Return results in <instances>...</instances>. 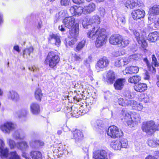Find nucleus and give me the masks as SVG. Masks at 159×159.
<instances>
[{
	"label": "nucleus",
	"instance_id": "nucleus-1",
	"mask_svg": "<svg viewBox=\"0 0 159 159\" xmlns=\"http://www.w3.org/2000/svg\"><path fill=\"white\" fill-rule=\"evenodd\" d=\"M105 30L104 29H98L95 32H89L88 37L92 40L96 39L95 45L96 47L100 48L106 43L107 40V36L105 34Z\"/></svg>",
	"mask_w": 159,
	"mask_h": 159
},
{
	"label": "nucleus",
	"instance_id": "nucleus-2",
	"mask_svg": "<svg viewBox=\"0 0 159 159\" xmlns=\"http://www.w3.org/2000/svg\"><path fill=\"white\" fill-rule=\"evenodd\" d=\"M100 19L98 15L93 16L90 18L89 20L84 19L82 22V25L84 28L88 29L92 27V30H90L89 32H94L96 30L94 24H99L100 23Z\"/></svg>",
	"mask_w": 159,
	"mask_h": 159
},
{
	"label": "nucleus",
	"instance_id": "nucleus-3",
	"mask_svg": "<svg viewBox=\"0 0 159 159\" xmlns=\"http://www.w3.org/2000/svg\"><path fill=\"white\" fill-rule=\"evenodd\" d=\"M60 58L59 56L53 52H49L45 61V63L48 65L50 68H53L59 63Z\"/></svg>",
	"mask_w": 159,
	"mask_h": 159
},
{
	"label": "nucleus",
	"instance_id": "nucleus-4",
	"mask_svg": "<svg viewBox=\"0 0 159 159\" xmlns=\"http://www.w3.org/2000/svg\"><path fill=\"white\" fill-rule=\"evenodd\" d=\"M107 134L108 135L113 138H120L123 135L122 131L115 126L109 127Z\"/></svg>",
	"mask_w": 159,
	"mask_h": 159
},
{
	"label": "nucleus",
	"instance_id": "nucleus-5",
	"mask_svg": "<svg viewBox=\"0 0 159 159\" xmlns=\"http://www.w3.org/2000/svg\"><path fill=\"white\" fill-rule=\"evenodd\" d=\"M154 125L155 123L152 120L143 122L142 127V130L149 134H152L154 132Z\"/></svg>",
	"mask_w": 159,
	"mask_h": 159
},
{
	"label": "nucleus",
	"instance_id": "nucleus-6",
	"mask_svg": "<svg viewBox=\"0 0 159 159\" xmlns=\"http://www.w3.org/2000/svg\"><path fill=\"white\" fill-rule=\"evenodd\" d=\"M108 153L107 151L98 150L93 152V159H108Z\"/></svg>",
	"mask_w": 159,
	"mask_h": 159
},
{
	"label": "nucleus",
	"instance_id": "nucleus-7",
	"mask_svg": "<svg viewBox=\"0 0 159 159\" xmlns=\"http://www.w3.org/2000/svg\"><path fill=\"white\" fill-rule=\"evenodd\" d=\"M65 27L70 29L74 27L75 24V19L73 16L66 17L63 20Z\"/></svg>",
	"mask_w": 159,
	"mask_h": 159
},
{
	"label": "nucleus",
	"instance_id": "nucleus-8",
	"mask_svg": "<svg viewBox=\"0 0 159 159\" xmlns=\"http://www.w3.org/2000/svg\"><path fill=\"white\" fill-rule=\"evenodd\" d=\"M128 8L132 9L135 7H140L143 5V3L139 1L135 2L134 0H127L124 4Z\"/></svg>",
	"mask_w": 159,
	"mask_h": 159
},
{
	"label": "nucleus",
	"instance_id": "nucleus-9",
	"mask_svg": "<svg viewBox=\"0 0 159 159\" xmlns=\"http://www.w3.org/2000/svg\"><path fill=\"white\" fill-rule=\"evenodd\" d=\"M145 11L143 10L137 9L132 11L131 16L133 19L136 20L143 18L145 16Z\"/></svg>",
	"mask_w": 159,
	"mask_h": 159
},
{
	"label": "nucleus",
	"instance_id": "nucleus-10",
	"mask_svg": "<svg viewBox=\"0 0 159 159\" xmlns=\"http://www.w3.org/2000/svg\"><path fill=\"white\" fill-rule=\"evenodd\" d=\"M73 138L76 143L81 142L83 139V134L82 132L80 130L75 129L72 131Z\"/></svg>",
	"mask_w": 159,
	"mask_h": 159
},
{
	"label": "nucleus",
	"instance_id": "nucleus-11",
	"mask_svg": "<svg viewBox=\"0 0 159 159\" xmlns=\"http://www.w3.org/2000/svg\"><path fill=\"white\" fill-rule=\"evenodd\" d=\"M109 61L107 57H104L100 59L96 65L97 69H103L106 67L109 64Z\"/></svg>",
	"mask_w": 159,
	"mask_h": 159
},
{
	"label": "nucleus",
	"instance_id": "nucleus-12",
	"mask_svg": "<svg viewBox=\"0 0 159 159\" xmlns=\"http://www.w3.org/2000/svg\"><path fill=\"white\" fill-rule=\"evenodd\" d=\"M16 126L15 124L11 122H7L1 126V129L3 132L9 133L15 128Z\"/></svg>",
	"mask_w": 159,
	"mask_h": 159
},
{
	"label": "nucleus",
	"instance_id": "nucleus-13",
	"mask_svg": "<svg viewBox=\"0 0 159 159\" xmlns=\"http://www.w3.org/2000/svg\"><path fill=\"white\" fill-rule=\"evenodd\" d=\"M121 114L128 125H133L134 121L132 120L131 116L127 112L126 108H124L122 110Z\"/></svg>",
	"mask_w": 159,
	"mask_h": 159
},
{
	"label": "nucleus",
	"instance_id": "nucleus-14",
	"mask_svg": "<svg viewBox=\"0 0 159 159\" xmlns=\"http://www.w3.org/2000/svg\"><path fill=\"white\" fill-rule=\"evenodd\" d=\"M126 81V80L125 78H120L116 80L114 84L115 89L117 90L122 89L124 86Z\"/></svg>",
	"mask_w": 159,
	"mask_h": 159
},
{
	"label": "nucleus",
	"instance_id": "nucleus-15",
	"mask_svg": "<svg viewBox=\"0 0 159 159\" xmlns=\"http://www.w3.org/2000/svg\"><path fill=\"white\" fill-rule=\"evenodd\" d=\"M69 10L73 15L80 16L81 15L82 13H84L83 8L80 7H78L77 6L71 7Z\"/></svg>",
	"mask_w": 159,
	"mask_h": 159
},
{
	"label": "nucleus",
	"instance_id": "nucleus-16",
	"mask_svg": "<svg viewBox=\"0 0 159 159\" xmlns=\"http://www.w3.org/2000/svg\"><path fill=\"white\" fill-rule=\"evenodd\" d=\"M5 144L3 140L0 139V156L2 157H6L8 154L9 149L4 148Z\"/></svg>",
	"mask_w": 159,
	"mask_h": 159
},
{
	"label": "nucleus",
	"instance_id": "nucleus-17",
	"mask_svg": "<svg viewBox=\"0 0 159 159\" xmlns=\"http://www.w3.org/2000/svg\"><path fill=\"white\" fill-rule=\"evenodd\" d=\"M122 39V37L119 34L113 35L110 37L109 40L110 43L113 45H117L118 46L120 40Z\"/></svg>",
	"mask_w": 159,
	"mask_h": 159
},
{
	"label": "nucleus",
	"instance_id": "nucleus-18",
	"mask_svg": "<svg viewBox=\"0 0 159 159\" xmlns=\"http://www.w3.org/2000/svg\"><path fill=\"white\" fill-rule=\"evenodd\" d=\"M115 74L112 70H110L107 73L106 76L107 82L108 84H112L116 79Z\"/></svg>",
	"mask_w": 159,
	"mask_h": 159
},
{
	"label": "nucleus",
	"instance_id": "nucleus-19",
	"mask_svg": "<svg viewBox=\"0 0 159 159\" xmlns=\"http://www.w3.org/2000/svg\"><path fill=\"white\" fill-rule=\"evenodd\" d=\"M147 39L152 42L159 40V32L155 31L150 33L148 36Z\"/></svg>",
	"mask_w": 159,
	"mask_h": 159
},
{
	"label": "nucleus",
	"instance_id": "nucleus-20",
	"mask_svg": "<svg viewBox=\"0 0 159 159\" xmlns=\"http://www.w3.org/2000/svg\"><path fill=\"white\" fill-rule=\"evenodd\" d=\"M30 109L31 112L34 115L39 114L40 112V107L38 104L33 102L30 105Z\"/></svg>",
	"mask_w": 159,
	"mask_h": 159
},
{
	"label": "nucleus",
	"instance_id": "nucleus-21",
	"mask_svg": "<svg viewBox=\"0 0 159 159\" xmlns=\"http://www.w3.org/2000/svg\"><path fill=\"white\" fill-rule=\"evenodd\" d=\"M95 8V5L93 3H90L83 8L84 14H88L93 12Z\"/></svg>",
	"mask_w": 159,
	"mask_h": 159
},
{
	"label": "nucleus",
	"instance_id": "nucleus-22",
	"mask_svg": "<svg viewBox=\"0 0 159 159\" xmlns=\"http://www.w3.org/2000/svg\"><path fill=\"white\" fill-rule=\"evenodd\" d=\"M139 68L137 66H131L126 67L125 70V72L126 74H132L134 73H136L138 72Z\"/></svg>",
	"mask_w": 159,
	"mask_h": 159
},
{
	"label": "nucleus",
	"instance_id": "nucleus-23",
	"mask_svg": "<svg viewBox=\"0 0 159 159\" xmlns=\"http://www.w3.org/2000/svg\"><path fill=\"white\" fill-rule=\"evenodd\" d=\"M8 98L13 101L16 102L19 99V96L16 92L11 90L10 91L8 94Z\"/></svg>",
	"mask_w": 159,
	"mask_h": 159
},
{
	"label": "nucleus",
	"instance_id": "nucleus-24",
	"mask_svg": "<svg viewBox=\"0 0 159 159\" xmlns=\"http://www.w3.org/2000/svg\"><path fill=\"white\" fill-rule=\"evenodd\" d=\"M49 39L50 40H54L55 41V44L56 45L58 46L60 45L61 43L60 36L57 34H50Z\"/></svg>",
	"mask_w": 159,
	"mask_h": 159
},
{
	"label": "nucleus",
	"instance_id": "nucleus-25",
	"mask_svg": "<svg viewBox=\"0 0 159 159\" xmlns=\"http://www.w3.org/2000/svg\"><path fill=\"white\" fill-rule=\"evenodd\" d=\"M69 30V33L71 37L76 38L79 33L78 25L75 23V26Z\"/></svg>",
	"mask_w": 159,
	"mask_h": 159
},
{
	"label": "nucleus",
	"instance_id": "nucleus-26",
	"mask_svg": "<svg viewBox=\"0 0 159 159\" xmlns=\"http://www.w3.org/2000/svg\"><path fill=\"white\" fill-rule=\"evenodd\" d=\"M16 147L19 149L23 151H25L28 148L27 143L25 141L18 142L16 143Z\"/></svg>",
	"mask_w": 159,
	"mask_h": 159
},
{
	"label": "nucleus",
	"instance_id": "nucleus-27",
	"mask_svg": "<svg viewBox=\"0 0 159 159\" xmlns=\"http://www.w3.org/2000/svg\"><path fill=\"white\" fill-rule=\"evenodd\" d=\"M30 156L32 159H42L41 153L37 151H33L30 153Z\"/></svg>",
	"mask_w": 159,
	"mask_h": 159
},
{
	"label": "nucleus",
	"instance_id": "nucleus-28",
	"mask_svg": "<svg viewBox=\"0 0 159 159\" xmlns=\"http://www.w3.org/2000/svg\"><path fill=\"white\" fill-rule=\"evenodd\" d=\"M130 106L132 107L135 110L140 111L142 109L143 106L141 104L139 103L138 104L136 101L131 100Z\"/></svg>",
	"mask_w": 159,
	"mask_h": 159
},
{
	"label": "nucleus",
	"instance_id": "nucleus-29",
	"mask_svg": "<svg viewBox=\"0 0 159 159\" xmlns=\"http://www.w3.org/2000/svg\"><path fill=\"white\" fill-rule=\"evenodd\" d=\"M25 134L21 131H16L14 134L13 137L16 139L22 140L25 137Z\"/></svg>",
	"mask_w": 159,
	"mask_h": 159
},
{
	"label": "nucleus",
	"instance_id": "nucleus-30",
	"mask_svg": "<svg viewBox=\"0 0 159 159\" xmlns=\"http://www.w3.org/2000/svg\"><path fill=\"white\" fill-rule=\"evenodd\" d=\"M147 86L146 84L141 83L137 84L135 88V89L136 91L141 92L147 89Z\"/></svg>",
	"mask_w": 159,
	"mask_h": 159
},
{
	"label": "nucleus",
	"instance_id": "nucleus-31",
	"mask_svg": "<svg viewBox=\"0 0 159 159\" xmlns=\"http://www.w3.org/2000/svg\"><path fill=\"white\" fill-rule=\"evenodd\" d=\"M150 14L156 15L159 14V5H156L150 9Z\"/></svg>",
	"mask_w": 159,
	"mask_h": 159
},
{
	"label": "nucleus",
	"instance_id": "nucleus-32",
	"mask_svg": "<svg viewBox=\"0 0 159 159\" xmlns=\"http://www.w3.org/2000/svg\"><path fill=\"white\" fill-rule=\"evenodd\" d=\"M120 144V140H118L112 141L111 144V146L114 149L117 150L120 149L121 148Z\"/></svg>",
	"mask_w": 159,
	"mask_h": 159
},
{
	"label": "nucleus",
	"instance_id": "nucleus-33",
	"mask_svg": "<svg viewBox=\"0 0 159 159\" xmlns=\"http://www.w3.org/2000/svg\"><path fill=\"white\" fill-rule=\"evenodd\" d=\"M92 125L96 128H100L103 127L104 124L102 120H98L95 121H92L91 122Z\"/></svg>",
	"mask_w": 159,
	"mask_h": 159
},
{
	"label": "nucleus",
	"instance_id": "nucleus-34",
	"mask_svg": "<svg viewBox=\"0 0 159 159\" xmlns=\"http://www.w3.org/2000/svg\"><path fill=\"white\" fill-rule=\"evenodd\" d=\"M131 102V100L128 101L127 99L124 100L123 98H120L118 99V102L119 105H121L122 106H130V102Z\"/></svg>",
	"mask_w": 159,
	"mask_h": 159
},
{
	"label": "nucleus",
	"instance_id": "nucleus-35",
	"mask_svg": "<svg viewBox=\"0 0 159 159\" xmlns=\"http://www.w3.org/2000/svg\"><path fill=\"white\" fill-rule=\"evenodd\" d=\"M141 80V77L139 76H132L129 78L128 80V82L131 83L137 84Z\"/></svg>",
	"mask_w": 159,
	"mask_h": 159
},
{
	"label": "nucleus",
	"instance_id": "nucleus-36",
	"mask_svg": "<svg viewBox=\"0 0 159 159\" xmlns=\"http://www.w3.org/2000/svg\"><path fill=\"white\" fill-rule=\"evenodd\" d=\"M29 112L27 109L23 108L18 112V116L19 118L26 117Z\"/></svg>",
	"mask_w": 159,
	"mask_h": 159
},
{
	"label": "nucleus",
	"instance_id": "nucleus-37",
	"mask_svg": "<svg viewBox=\"0 0 159 159\" xmlns=\"http://www.w3.org/2000/svg\"><path fill=\"white\" fill-rule=\"evenodd\" d=\"M148 146L152 147H156L159 145V141L152 139H149L148 141Z\"/></svg>",
	"mask_w": 159,
	"mask_h": 159
},
{
	"label": "nucleus",
	"instance_id": "nucleus-38",
	"mask_svg": "<svg viewBox=\"0 0 159 159\" xmlns=\"http://www.w3.org/2000/svg\"><path fill=\"white\" fill-rule=\"evenodd\" d=\"M42 95L41 89L39 88H37L35 92V97L36 99L38 101H40Z\"/></svg>",
	"mask_w": 159,
	"mask_h": 159
},
{
	"label": "nucleus",
	"instance_id": "nucleus-39",
	"mask_svg": "<svg viewBox=\"0 0 159 159\" xmlns=\"http://www.w3.org/2000/svg\"><path fill=\"white\" fill-rule=\"evenodd\" d=\"M65 13L63 11H61L56 14V21L57 22L59 20L62 19L64 16Z\"/></svg>",
	"mask_w": 159,
	"mask_h": 159
},
{
	"label": "nucleus",
	"instance_id": "nucleus-40",
	"mask_svg": "<svg viewBox=\"0 0 159 159\" xmlns=\"http://www.w3.org/2000/svg\"><path fill=\"white\" fill-rule=\"evenodd\" d=\"M134 34L135 36V38L138 42L139 44L143 43L144 44V42L145 41L144 40H141L140 39V37L139 33L137 32L136 31H134Z\"/></svg>",
	"mask_w": 159,
	"mask_h": 159
},
{
	"label": "nucleus",
	"instance_id": "nucleus-41",
	"mask_svg": "<svg viewBox=\"0 0 159 159\" xmlns=\"http://www.w3.org/2000/svg\"><path fill=\"white\" fill-rule=\"evenodd\" d=\"M86 43V39H84L80 42L77 45L76 49L77 51H80L84 46Z\"/></svg>",
	"mask_w": 159,
	"mask_h": 159
},
{
	"label": "nucleus",
	"instance_id": "nucleus-42",
	"mask_svg": "<svg viewBox=\"0 0 159 159\" xmlns=\"http://www.w3.org/2000/svg\"><path fill=\"white\" fill-rule=\"evenodd\" d=\"M129 44V41L125 39H122L120 40L119 43H118L119 47H124L126 46Z\"/></svg>",
	"mask_w": 159,
	"mask_h": 159
},
{
	"label": "nucleus",
	"instance_id": "nucleus-43",
	"mask_svg": "<svg viewBox=\"0 0 159 159\" xmlns=\"http://www.w3.org/2000/svg\"><path fill=\"white\" fill-rule=\"evenodd\" d=\"M123 94L127 100L131 99L133 98L132 93L129 90H125L123 92Z\"/></svg>",
	"mask_w": 159,
	"mask_h": 159
},
{
	"label": "nucleus",
	"instance_id": "nucleus-44",
	"mask_svg": "<svg viewBox=\"0 0 159 159\" xmlns=\"http://www.w3.org/2000/svg\"><path fill=\"white\" fill-rule=\"evenodd\" d=\"M33 48L32 47H30L28 48L25 49L23 51V57H25V55L26 56L28 54L29 56H30V54L33 52Z\"/></svg>",
	"mask_w": 159,
	"mask_h": 159
},
{
	"label": "nucleus",
	"instance_id": "nucleus-45",
	"mask_svg": "<svg viewBox=\"0 0 159 159\" xmlns=\"http://www.w3.org/2000/svg\"><path fill=\"white\" fill-rule=\"evenodd\" d=\"M117 22L118 24L120 25H124L126 22L125 17L122 16L118 17Z\"/></svg>",
	"mask_w": 159,
	"mask_h": 159
},
{
	"label": "nucleus",
	"instance_id": "nucleus-46",
	"mask_svg": "<svg viewBox=\"0 0 159 159\" xmlns=\"http://www.w3.org/2000/svg\"><path fill=\"white\" fill-rule=\"evenodd\" d=\"M8 159H20L16 151L10 152Z\"/></svg>",
	"mask_w": 159,
	"mask_h": 159
},
{
	"label": "nucleus",
	"instance_id": "nucleus-47",
	"mask_svg": "<svg viewBox=\"0 0 159 159\" xmlns=\"http://www.w3.org/2000/svg\"><path fill=\"white\" fill-rule=\"evenodd\" d=\"M7 140L11 148L13 149L15 146L16 147V143H15L14 140L10 139H7Z\"/></svg>",
	"mask_w": 159,
	"mask_h": 159
},
{
	"label": "nucleus",
	"instance_id": "nucleus-48",
	"mask_svg": "<svg viewBox=\"0 0 159 159\" xmlns=\"http://www.w3.org/2000/svg\"><path fill=\"white\" fill-rule=\"evenodd\" d=\"M120 141V146L121 148H126L128 146V141L126 139H121Z\"/></svg>",
	"mask_w": 159,
	"mask_h": 159
},
{
	"label": "nucleus",
	"instance_id": "nucleus-49",
	"mask_svg": "<svg viewBox=\"0 0 159 159\" xmlns=\"http://www.w3.org/2000/svg\"><path fill=\"white\" fill-rule=\"evenodd\" d=\"M76 41V38L71 37L68 42L69 45L70 46L73 45L75 43Z\"/></svg>",
	"mask_w": 159,
	"mask_h": 159
},
{
	"label": "nucleus",
	"instance_id": "nucleus-50",
	"mask_svg": "<svg viewBox=\"0 0 159 159\" xmlns=\"http://www.w3.org/2000/svg\"><path fill=\"white\" fill-rule=\"evenodd\" d=\"M123 63L121 61V59L118 58L115 61V66L117 67L123 66Z\"/></svg>",
	"mask_w": 159,
	"mask_h": 159
},
{
	"label": "nucleus",
	"instance_id": "nucleus-51",
	"mask_svg": "<svg viewBox=\"0 0 159 159\" xmlns=\"http://www.w3.org/2000/svg\"><path fill=\"white\" fill-rule=\"evenodd\" d=\"M141 57V54H133L130 56V58L135 60H138Z\"/></svg>",
	"mask_w": 159,
	"mask_h": 159
},
{
	"label": "nucleus",
	"instance_id": "nucleus-52",
	"mask_svg": "<svg viewBox=\"0 0 159 159\" xmlns=\"http://www.w3.org/2000/svg\"><path fill=\"white\" fill-rule=\"evenodd\" d=\"M34 143L36 145L35 147V148H38L40 146L43 145L44 144L43 141L40 140L36 141L34 142Z\"/></svg>",
	"mask_w": 159,
	"mask_h": 159
},
{
	"label": "nucleus",
	"instance_id": "nucleus-53",
	"mask_svg": "<svg viewBox=\"0 0 159 159\" xmlns=\"http://www.w3.org/2000/svg\"><path fill=\"white\" fill-rule=\"evenodd\" d=\"M130 60L127 57H123L121 59V61L123 63V66L127 65Z\"/></svg>",
	"mask_w": 159,
	"mask_h": 159
},
{
	"label": "nucleus",
	"instance_id": "nucleus-54",
	"mask_svg": "<svg viewBox=\"0 0 159 159\" xmlns=\"http://www.w3.org/2000/svg\"><path fill=\"white\" fill-rule=\"evenodd\" d=\"M70 1V0H61V3L62 5L66 6L69 4Z\"/></svg>",
	"mask_w": 159,
	"mask_h": 159
},
{
	"label": "nucleus",
	"instance_id": "nucleus-55",
	"mask_svg": "<svg viewBox=\"0 0 159 159\" xmlns=\"http://www.w3.org/2000/svg\"><path fill=\"white\" fill-rule=\"evenodd\" d=\"M91 58L89 57L85 60L84 61V64L87 67L89 66V64L91 61Z\"/></svg>",
	"mask_w": 159,
	"mask_h": 159
},
{
	"label": "nucleus",
	"instance_id": "nucleus-56",
	"mask_svg": "<svg viewBox=\"0 0 159 159\" xmlns=\"http://www.w3.org/2000/svg\"><path fill=\"white\" fill-rule=\"evenodd\" d=\"M152 62L154 63V66H158V63L156 58L154 55H152Z\"/></svg>",
	"mask_w": 159,
	"mask_h": 159
},
{
	"label": "nucleus",
	"instance_id": "nucleus-57",
	"mask_svg": "<svg viewBox=\"0 0 159 159\" xmlns=\"http://www.w3.org/2000/svg\"><path fill=\"white\" fill-rule=\"evenodd\" d=\"M98 11L101 16H103L105 14V9L103 7H100L99 8Z\"/></svg>",
	"mask_w": 159,
	"mask_h": 159
},
{
	"label": "nucleus",
	"instance_id": "nucleus-58",
	"mask_svg": "<svg viewBox=\"0 0 159 159\" xmlns=\"http://www.w3.org/2000/svg\"><path fill=\"white\" fill-rule=\"evenodd\" d=\"M74 58L75 60L80 62L82 61V59L80 55L75 54L74 56Z\"/></svg>",
	"mask_w": 159,
	"mask_h": 159
},
{
	"label": "nucleus",
	"instance_id": "nucleus-59",
	"mask_svg": "<svg viewBox=\"0 0 159 159\" xmlns=\"http://www.w3.org/2000/svg\"><path fill=\"white\" fill-rule=\"evenodd\" d=\"M73 2L76 4H80L84 2V0H72Z\"/></svg>",
	"mask_w": 159,
	"mask_h": 159
},
{
	"label": "nucleus",
	"instance_id": "nucleus-60",
	"mask_svg": "<svg viewBox=\"0 0 159 159\" xmlns=\"http://www.w3.org/2000/svg\"><path fill=\"white\" fill-rule=\"evenodd\" d=\"M58 29L59 30L62 32H64L66 31L65 27L64 26L61 25V26H59Z\"/></svg>",
	"mask_w": 159,
	"mask_h": 159
},
{
	"label": "nucleus",
	"instance_id": "nucleus-61",
	"mask_svg": "<svg viewBox=\"0 0 159 159\" xmlns=\"http://www.w3.org/2000/svg\"><path fill=\"white\" fill-rule=\"evenodd\" d=\"M62 129L65 132L70 131V129L67 126H64L63 127Z\"/></svg>",
	"mask_w": 159,
	"mask_h": 159
},
{
	"label": "nucleus",
	"instance_id": "nucleus-62",
	"mask_svg": "<svg viewBox=\"0 0 159 159\" xmlns=\"http://www.w3.org/2000/svg\"><path fill=\"white\" fill-rule=\"evenodd\" d=\"M145 159H157L153 156H152L151 155H148L147 157Z\"/></svg>",
	"mask_w": 159,
	"mask_h": 159
},
{
	"label": "nucleus",
	"instance_id": "nucleus-63",
	"mask_svg": "<svg viewBox=\"0 0 159 159\" xmlns=\"http://www.w3.org/2000/svg\"><path fill=\"white\" fill-rule=\"evenodd\" d=\"M150 76L149 75L148 73V72H146L145 73L144 79L145 80H148L149 79Z\"/></svg>",
	"mask_w": 159,
	"mask_h": 159
},
{
	"label": "nucleus",
	"instance_id": "nucleus-64",
	"mask_svg": "<svg viewBox=\"0 0 159 159\" xmlns=\"http://www.w3.org/2000/svg\"><path fill=\"white\" fill-rule=\"evenodd\" d=\"M154 127V131L156 130H159V124H155Z\"/></svg>",
	"mask_w": 159,
	"mask_h": 159
}]
</instances>
